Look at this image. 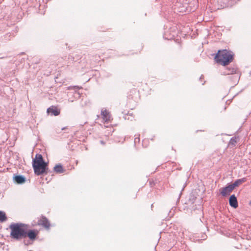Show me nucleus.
Instances as JSON below:
<instances>
[{"instance_id":"obj_1","label":"nucleus","mask_w":251,"mask_h":251,"mask_svg":"<svg viewBox=\"0 0 251 251\" xmlns=\"http://www.w3.org/2000/svg\"><path fill=\"white\" fill-rule=\"evenodd\" d=\"M32 167L35 174L41 176L48 172V162L45 161L41 154L37 153L32 160Z\"/></svg>"},{"instance_id":"obj_2","label":"nucleus","mask_w":251,"mask_h":251,"mask_svg":"<svg viewBox=\"0 0 251 251\" xmlns=\"http://www.w3.org/2000/svg\"><path fill=\"white\" fill-rule=\"evenodd\" d=\"M27 226L22 223H12L9 228L11 229L10 237L17 240L25 238V229Z\"/></svg>"},{"instance_id":"obj_3","label":"nucleus","mask_w":251,"mask_h":251,"mask_svg":"<svg viewBox=\"0 0 251 251\" xmlns=\"http://www.w3.org/2000/svg\"><path fill=\"white\" fill-rule=\"evenodd\" d=\"M234 59L233 54L231 51L227 50H219L216 54L214 60L219 64L226 66L232 62Z\"/></svg>"},{"instance_id":"obj_4","label":"nucleus","mask_w":251,"mask_h":251,"mask_svg":"<svg viewBox=\"0 0 251 251\" xmlns=\"http://www.w3.org/2000/svg\"><path fill=\"white\" fill-rule=\"evenodd\" d=\"M38 233L39 231L37 229H33L26 230V228L25 238L27 237L30 241H33L36 239Z\"/></svg>"},{"instance_id":"obj_5","label":"nucleus","mask_w":251,"mask_h":251,"mask_svg":"<svg viewBox=\"0 0 251 251\" xmlns=\"http://www.w3.org/2000/svg\"><path fill=\"white\" fill-rule=\"evenodd\" d=\"M234 189L230 183H228L225 187L222 188L220 191V194L223 197H226L229 195L230 193Z\"/></svg>"},{"instance_id":"obj_6","label":"nucleus","mask_w":251,"mask_h":251,"mask_svg":"<svg viewBox=\"0 0 251 251\" xmlns=\"http://www.w3.org/2000/svg\"><path fill=\"white\" fill-rule=\"evenodd\" d=\"M47 112L49 115L56 116L60 114V109L57 106L51 105L47 109Z\"/></svg>"},{"instance_id":"obj_7","label":"nucleus","mask_w":251,"mask_h":251,"mask_svg":"<svg viewBox=\"0 0 251 251\" xmlns=\"http://www.w3.org/2000/svg\"><path fill=\"white\" fill-rule=\"evenodd\" d=\"M41 218V219L38 220V225L39 226H42L45 228H49L50 224L48 219L43 215H42Z\"/></svg>"},{"instance_id":"obj_8","label":"nucleus","mask_w":251,"mask_h":251,"mask_svg":"<svg viewBox=\"0 0 251 251\" xmlns=\"http://www.w3.org/2000/svg\"><path fill=\"white\" fill-rule=\"evenodd\" d=\"M14 181L17 184H23L26 181V178L22 175H14L13 177Z\"/></svg>"},{"instance_id":"obj_9","label":"nucleus","mask_w":251,"mask_h":251,"mask_svg":"<svg viewBox=\"0 0 251 251\" xmlns=\"http://www.w3.org/2000/svg\"><path fill=\"white\" fill-rule=\"evenodd\" d=\"M229 205L234 208H236L238 206V201L236 197L234 194L231 195L229 198Z\"/></svg>"},{"instance_id":"obj_10","label":"nucleus","mask_w":251,"mask_h":251,"mask_svg":"<svg viewBox=\"0 0 251 251\" xmlns=\"http://www.w3.org/2000/svg\"><path fill=\"white\" fill-rule=\"evenodd\" d=\"M237 70L236 67H227L225 69L224 71L222 72L224 75H229L231 74H236Z\"/></svg>"},{"instance_id":"obj_11","label":"nucleus","mask_w":251,"mask_h":251,"mask_svg":"<svg viewBox=\"0 0 251 251\" xmlns=\"http://www.w3.org/2000/svg\"><path fill=\"white\" fill-rule=\"evenodd\" d=\"M101 115L103 120L106 123H108L110 121L111 115L110 113L106 109L101 110Z\"/></svg>"},{"instance_id":"obj_12","label":"nucleus","mask_w":251,"mask_h":251,"mask_svg":"<svg viewBox=\"0 0 251 251\" xmlns=\"http://www.w3.org/2000/svg\"><path fill=\"white\" fill-rule=\"evenodd\" d=\"M246 181L247 178L246 177H243L240 179H236L233 183H230V184L235 189L236 187L239 186L242 183L246 182Z\"/></svg>"},{"instance_id":"obj_13","label":"nucleus","mask_w":251,"mask_h":251,"mask_svg":"<svg viewBox=\"0 0 251 251\" xmlns=\"http://www.w3.org/2000/svg\"><path fill=\"white\" fill-rule=\"evenodd\" d=\"M53 171L57 174H62L65 171L61 164H56L53 168Z\"/></svg>"},{"instance_id":"obj_14","label":"nucleus","mask_w":251,"mask_h":251,"mask_svg":"<svg viewBox=\"0 0 251 251\" xmlns=\"http://www.w3.org/2000/svg\"><path fill=\"white\" fill-rule=\"evenodd\" d=\"M238 142V139L236 137H232L229 142L228 146L230 147H234Z\"/></svg>"},{"instance_id":"obj_15","label":"nucleus","mask_w":251,"mask_h":251,"mask_svg":"<svg viewBox=\"0 0 251 251\" xmlns=\"http://www.w3.org/2000/svg\"><path fill=\"white\" fill-rule=\"evenodd\" d=\"M7 220V217L4 212L0 211V222H3Z\"/></svg>"},{"instance_id":"obj_16","label":"nucleus","mask_w":251,"mask_h":251,"mask_svg":"<svg viewBox=\"0 0 251 251\" xmlns=\"http://www.w3.org/2000/svg\"><path fill=\"white\" fill-rule=\"evenodd\" d=\"M197 6H198L197 4H196L195 5H194L193 8H191L190 9H182V10L181 11H185L186 12H194L196 9V8H197Z\"/></svg>"},{"instance_id":"obj_17","label":"nucleus","mask_w":251,"mask_h":251,"mask_svg":"<svg viewBox=\"0 0 251 251\" xmlns=\"http://www.w3.org/2000/svg\"><path fill=\"white\" fill-rule=\"evenodd\" d=\"M140 141V138L139 137H136L134 139V143L139 142Z\"/></svg>"},{"instance_id":"obj_18","label":"nucleus","mask_w":251,"mask_h":251,"mask_svg":"<svg viewBox=\"0 0 251 251\" xmlns=\"http://www.w3.org/2000/svg\"><path fill=\"white\" fill-rule=\"evenodd\" d=\"M163 38L165 39H166V40H171L172 37H166V34L164 35L163 36Z\"/></svg>"},{"instance_id":"obj_19","label":"nucleus","mask_w":251,"mask_h":251,"mask_svg":"<svg viewBox=\"0 0 251 251\" xmlns=\"http://www.w3.org/2000/svg\"><path fill=\"white\" fill-rule=\"evenodd\" d=\"M203 77H204L203 75H201V76H200V80H202V79H203Z\"/></svg>"},{"instance_id":"obj_20","label":"nucleus","mask_w":251,"mask_h":251,"mask_svg":"<svg viewBox=\"0 0 251 251\" xmlns=\"http://www.w3.org/2000/svg\"><path fill=\"white\" fill-rule=\"evenodd\" d=\"M24 243L25 245H28L30 244L29 242L28 241V242L26 243L25 241H24Z\"/></svg>"},{"instance_id":"obj_21","label":"nucleus","mask_w":251,"mask_h":251,"mask_svg":"<svg viewBox=\"0 0 251 251\" xmlns=\"http://www.w3.org/2000/svg\"><path fill=\"white\" fill-rule=\"evenodd\" d=\"M6 57L4 56H2L1 54H0V59L5 58Z\"/></svg>"},{"instance_id":"obj_22","label":"nucleus","mask_w":251,"mask_h":251,"mask_svg":"<svg viewBox=\"0 0 251 251\" xmlns=\"http://www.w3.org/2000/svg\"><path fill=\"white\" fill-rule=\"evenodd\" d=\"M100 143L102 144H104V142L103 141H100Z\"/></svg>"},{"instance_id":"obj_23","label":"nucleus","mask_w":251,"mask_h":251,"mask_svg":"<svg viewBox=\"0 0 251 251\" xmlns=\"http://www.w3.org/2000/svg\"><path fill=\"white\" fill-rule=\"evenodd\" d=\"M66 129V127H63V128H62V130H64V129Z\"/></svg>"},{"instance_id":"obj_24","label":"nucleus","mask_w":251,"mask_h":251,"mask_svg":"<svg viewBox=\"0 0 251 251\" xmlns=\"http://www.w3.org/2000/svg\"><path fill=\"white\" fill-rule=\"evenodd\" d=\"M194 2L196 3H197V1L196 0H194Z\"/></svg>"},{"instance_id":"obj_25","label":"nucleus","mask_w":251,"mask_h":251,"mask_svg":"<svg viewBox=\"0 0 251 251\" xmlns=\"http://www.w3.org/2000/svg\"><path fill=\"white\" fill-rule=\"evenodd\" d=\"M205 81H204L203 83H202V85H204V84L205 83Z\"/></svg>"},{"instance_id":"obj_26","label":"nucleus","mask_w":251,"mask_h":251,"mask_svg":"<svg viewBox=\"0 0 251 251\" xmlns=\"http://www.w3.org/2000/svg\"><path fill=\"white\" fill-rule=\"evenodd\" d=\"M151 207H153V204H151Z\"/></svg>"},{"instance_id":"obj_27","label":"nucleus","mask_w":251,"mask_h":251,"mask_svg":"<svg viewBox=\"0 0 251 251\" xmlns=\"http://www.w3.org/2000/svg\"><path fill=\"white\" fill-rule=\"evenodd\" d=\"M250 204L251 205V201H250Z\"/></svg>"}]
</instances>
